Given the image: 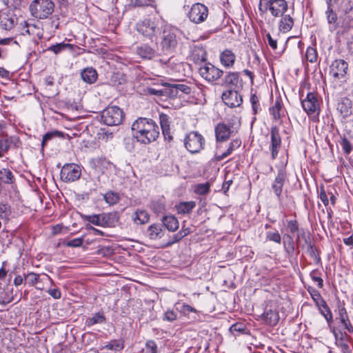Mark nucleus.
I'll use <instances>...</instances> for the list:
<instances>
[{
  "mask_svg": "<svg viewBox=\"0 0 353 353\" xmlns=\"http://www.w3.org/2000/svg\"><path fill=\"white\" fill-rule=\"evenodd\" d=\"M131 128L133 137L144 144L154 141L159 135V128L151 119L138 118L133 122Z\"/></svg>",
  "mask_w": 353,
  "mask_h": 353,
  "instance_id": "1",
  "label": "nucleus"
},
{
  "mask_svg": "<svg viewBox=\"0 0 353 353\" xmlns=\"http://www.w3.org/2000/svg\"><path fill=\"white\" fill-rule=\"evenodd\" d=\"M180 30L171 25H165L161 37V46L164 52H172L178 44Z\"/></svg>",
  "mask_w": 353,
  "mask_h": 353,
  "instance_id": "2",
  "label": "nucleus"
},
{
  "mask_svg": "<svg viewBox=\"0 0 353 353\" xmlns=\"http://www.w3.org/2000/svg\"><path fill=\"white\" fill-rule=\"evenodd\" d=\"M288 5L285 0H259V11L263 16L268 10L274 17H282L288 10Z\"/></svg>",
  "mask_w": 353,
  "mask_h": 353,
  "instance_id": "3",
  "label": "nucleus"
},
{
  "mask_svg": "<svg viewBox=\"0 0 353 353\" xmlns=\"http://www.w3.org/2000/svg\"><path fill=\"white\" fill-rule=\"evenodd\" d=\"M348 63L343 59L334 60L329 67V75L332 83L341 85L346 81Z\"/></svg>",
  "mask_w": 353,
  "mask_h": 353,
  "instance_id": "4",
  "label": "nucleus"
},
{
  "mask_svg": "<svg viewBox=\"0 0 353 353\" xmlns=\"http://www.w3.org/2000/svg\"><path fill=\"white\" fill-rule=\"evenodd\" d=\"M54 9L52 0H34L30 5V11L32 17L44 19L51 15Z\"/></svg>",
  "mask_w": 353,
  "mask_h": 353,
  "instance_id": "5",
  "label": "nucleus"
},
{
  "mask_svg": "<svg viewBox=\"0 0 353 353\" xmlns=\"http://www.w3.org/2000/svg\"><path fill=\"white\" fill-rule=\"evenodd\" d=\"M123 119V112L116 105L107 107L102 111L101 120L107 125H118Z\"/></svg>",
  "mask_w": 353,
  "mask_h": 353,
  "instance_id": "6",
  "label": "nucleus"
},
{
  "mask_svg": "<svg viewBox=\"0 0 353 353\" xmlns=\"http://www.w3.org/2000/svg\"><path fill=\"white\" fill-rule=\"evenodd\" d=\"M159 22L157 18L145 19L137 23V31L145 37L152 39L159 32Z\"/></svg>",
  "mask_w": 353,
  "mask_h": 353,
  "instance_id": "7",
  "label": "nucleus"
},
{
  "mask_svg": "<svg viewBox=\"0 0 353 353\" xmlns=\"http://www.w3.org/2000/svg\"><path fill=\"white\" fill-rule=\"evenodd\" d=\"M205 144L203 137L197 132L192 131L186 135L184 139V145L190 153L200 152Z\"/></svg>",
  "mask_w": 353,
  "mask_h": 353,
  "instance_id": "8",
  "label": "nucleus"
},
{
  "mask_svg": "<svg viewBox=\"0 0 353 353\" xmlns=\"http://www.w3.org/2000/svg\"><path fill=\"white\" fill-rule=\"evenodd\" d=\"M189 19L194 23L199 24L207 19L208 8L203 3H194L188 14Z\"/></svg>",
  "mask_w": 353,
  "mask_h": 353,
  "instance_id": "9",
  "label": "nucleus"
},
{
  "mask_svg": "<svg viewBox=\"0 0 353 353\" xmlns=\"http://www.w3.org/2000/svg\"><path fill=\"white\" fill-rule=\"evenodd\" d=\"M199 74L208 82H213L221 78L223 70L215 67L210 63H205L199 68Z\"/></svg>",
  "mask_w": 353,
  "mask_h": 353,
  "instance_id": "10",
  "label": "nucleus"
},
{
  "mask_svg": "<svg viewBox=\"0 0 353 353\" xmlns=\"http://www.w3.org/2000/svg\"><path fill=\"white\" fill-rule=\"evenodd\" d=\"M302 108L308 115H319L320 105L316 94L308 92L305 99L301 101Z\"/></svg>",
  "mask_w": 353,
  "mask_h": 353,
  "instance_id": "11",
  "label": "nucleus"
},
{
  "mask_svg": "<svg viewBox=\"0 0 353 353\" xmlns=\"http://www.w3.org/2000/svg\"><path fill=\"white\" fill-rule=\"evenodd\" d=\"M81 174V168L74 163L65 164L61 170V178L65 182L74 181L79 179Z\"/></svg>",
  "mask_w": 353,
  "mask_h": 353,
  "instance_id": "12",
  "label": "nucleus"
},
{
  "mask_svg": "<svg viewBox=\"0 0 353 353\" xmlns=\"http://www.w3.org/2000/svg\"><path fill=\"white\" fill-rule=\"evenodd\" d=\"M85 219L90 223L100 227H110L115 221L113 214L106 213L85 216Z\"/></svg>",
  "mask_w": 353,
  "mask_h": 353,
  "instance_id": "13",
  "label": "nucleus"
},
{
  "mask_svg": "<svg viewBox=\"0 0 353 353\" xmlns=\"http://www.w3.org/2000/svg\"><path fill=\"white\" fill-rule=\"evenodd\" d=\"M281 146V138L279 129L276 126H272L270 130V145L269 150L271 152V158L275 159Z\"/></svg>",
  "mask_w": 353,
  "mask_h": 353,
  "instance_id": "14",
  "label": "nucleus"
},
{
  "mask_svg": "<svg viewBox=\"0 0 353 353\" xmlns=\"http://www.w3.org/2000/svg\"><path fill=\"white\" fill-rule=\"evenodd\" d=\"M333 6L334 4L327 5L325 12L327 28L330 32H334L341 26V20L336 12L333 10Z\"/></svg>",
  "mask_w": 353,
  "mask_h": 353,
  "instance_id": "15",
  "label": "nucleus"
},
{
  "mask_svg": "<svg viewBox=\"0 0 353 353\" xmlns=\"http://www.w3.org/2000/svg\"><path fill=\"white\" fill-rule=\"evenodd\" d=\"M221 98L224 103L230 108L239 107L243 102L242 97L234 89L224 92Z\"/></svg>",
  "mask_w": 353,
  "mask_h": 353,
  "instance_id": "16",
  "label": "nucleus"
},
{
  "mask_svg": "<svg viewBox=\"0 0 353 353\" xmlns=\"http://www.w3.org/2000/svg\"><path fill=\"white\" fill-rule=\"evenodd\" d=\"M331 332L335 338L336 345L341 348L343 353H352V350L348 344V339L345 333L336 331L335 327L331 328Z\"/></svg>",
  "mask_w": 353,
  "mask_h": 353,
  "instance_id": "17",
  "label": "nucleus"
},
{
  "mask_svg": "<svg viewBox=\"0 0 353 353\" xmlns=\"http://www.w3.org/2000/svg\"><path fill=\"white\" fill-rule=\"evenodd\" d=\"M17 22V18L10 12L0 11V28L5 30H12Z\"/></svg>",
  "mask_w": 353,
  "mask_h": 353,
  "instance_id": "18",
  "label": "nucleus"
},
{
  "mask_svg": "<svg viewBox=\"0 0 353 353\" xmlns=\"http://www.w3.org/2000/svg\"><path fill=\"white\" fill-rule=\"evenodd\" d=\"M135 53L143 60H151L156 57L157 51L148 43H141L135 48Z\"/></svg>",
  "mask_w": 353,
  "mask_h": 353,
  "instance_id": "19",
  "label": "nucleus"
},
{
  "mask_svg": "<svg viewBox=\"0 0 353 353\" xmlns=\"http://www.w3.org/2000/svg\"><path fill=\"white\" fill-rule=\"evenodd\" d=\"M286 180V172L284 169H280L277 175L272 184V189L277 199L280 200L283 187Z\"/></svg>",
  "mask_w": 353,
  "mask_h": 353,
  "instance_id": "20",
  "label": "nucleus"
},
{
  "mask_svg": "<svg viewBox=\"0 0 353 353\" xmlns=\"http://www.w3.org/2000/svg\"><path fill=\"white\" fill-rule=\"evenodd\" d=\"M270 114L274 121H279L285 116V110L280 98H276L274 104L269 108Z\"/></svg>",
  "mask_w": 353,
  "mask_h": 353,
  "instance_id": "21",
  "label": "nucleus"
},
{
  "mask_svg": "<svg viewBox=\"0 0 353 353\" xmlns=\"http://www.w3.org/2000/svg\"><path fill=\"white\" fill-rule=\"evenodd\" d=\"M232 131L230 127L223 123L217 124L215 128V135L216 141H225L231 136Z\"/></svg>",
  "mask_w": 353,
  "mask_h": 353,
  "instance_id": "22",
  "label": "nucleus"
},
{
  "mask_svg": "<svg viewBox=\"0 0 353 353\" xmlns=\"http://www.w3.org/2000/svg\"><path fill=\"white\" fill-rule=\"evenodd\" d=\"M337 319H339L341 323L349 332H353V327L350 323L347 310L345 307L339 306L338 307Z\"/></svg>",
  "mask_w": 353,
  "mask_h": 353,
  "instance_id": "23",
  "label": "nucleus"
},
{
  "mask_svg": "<svg viewBox=\"0 0 353 353\" xmlns=\"http://www.w3.org/2000/svg\"><path fill=\"white\" fill-rule=\"evenodd\" d=\"M235 60L236 55L230 50H225L220 54L221 63L225 68H232Z\"/></svg>",
  "mask_w": 353,
  "mask_h": 353,
  "instance_id": "24",
  "label": "nucleus"
},
{
  "mask_svg": "<svg viewBox=\"0 0 353 353\" xmlns=\"http://www.w3.org/2000/svg\"><path fill=\"white\" fill-rule=\"evenodd\" d=\"M352 101L347 98H342L337 105V110L342 114L343 117H347L352 112Z\"/></svg>",
  "mask_w": 353,
  "mask_h": 353,
  "instance_id": "25",
  "label": "nucleus"
},
{
  "mask_svg": "<svg viewBox=\"0 0 353 353\" xmlns=\"http://www.w3.org/2000/svg\"><path fill=\"white\" fill-rule=\"evenodd\" d=\"M81 77L84 82L92 84L97 81L98 74L94 68H86L81 71Z\"/></svg>",
  "mask_w": 353,
  "mask_h": 353,
  "instance_id": "26",
  "label": "nucleus"
},
{
  "mask_svg": "<svg viewBox=\"0 0 353 353\" xmlns=\"http://www.w3.org/2000/svg\"><path fill=\"white\" fill-rule=\"evenodd\" d=\"M159 120L162 133L165 139L171 140L172 139L170 133V121L168 115L161 114L159 115Z\"/></svg>",
  "mask_w": 353,
  "mask_h": 353,
  "instance_id": "27",
  "label": "nucleus"
},
{
  "mask_svg": "<svg viewBox=\"0 0 353 353\" xmlns=\"http://www.w3.org/2000/svg\"><path fill=\"white\" fill-rule=\"evenodd\" d=\"M134 223L138 225H142L148 223L150 219V215L144 210H137L132 216Z\"/></svg>",
  "mask_w": 353,
  "mask_h": 353,
  "instance_id": "28",
  "label": "nucleus"
},
{
  "mask_svg": "<svg viewBox=\"0 0 353 353\" xmlns=\"http://www.w3.org/2000/svg\"><path fill=\"white\" fill-rule=\"evenodd\" d=\"M240 81L238 72H229L224 78V84L230 88V90L235 89Z\"/></svg>",
  "mask_w": 353,
  "mask_h": 353,
  "instance_id": "29",
  "label": "nucleus"
},
{
  "mask_svg": "<svg viewBox=\"0 0 353 353\" xmlns=\"http://www.w3.org/2000/svg\"><path fill=\"white\" fill-rule=\"evenodd\" d=\"M294 25V20L289 14L283 15L279 21V28L282 32H289Z\"/></svg>",
  "mask_w": 353,
  "mask_h": 353,
  "instance_id": "30",
  "label": "nucleus"
},
{
  "mask_svg": "<svg viewBox=\"0 0 353 353\" xmlns=\"http://www.w3.org/2000/svg\"><path fill=\"white\" fill-rule=\"evenodd\" d=\"M163 223L164 226L171 232L176 231L179 226V221L177 219L172 215L165 216L162 219Z\"/></svg>",
  "mask_w": 353,
  "mask_h": 353,
  "instance_id": "31",
  "label": "nucleus"
},
{
  "mask_svg": "<svg viewBox=\"0 0 353 353\" xmlns=\"http://www.w3.org/2000/svg\"><path fill=\"white\" fill-rule=\"evenodd\" d=\"M195 206L196 203L194 201H183L176 205V209L179 214H188L192 212Z\"/></svg>",
  "mask_w": 353,
  "mask_h": 353,
  "instance_id": "32",
  "label": "nucleus"
},
{
  "mask_svg": "<svg viewBox=\"0 0 353 353\" xmlns=\"http://www.w3.org/2000/svg\"><path fill=\"white\" fill-rule=\"evenodd\" d=\"M241 141L240 139H233L230 142V145H229L228 148L227 149V150L216 157L217 160L221 161V160L224 159L225 158H226L227 157L230 155L235 149L239 148L241 146Z\"/></svg>",
  "mask_w": 353,
  "mask_h": 353,
  "instance_id": "33",
  "label": "nucleus"
},
{
  "mask_svg": "<svg viewBox=\"0 0 353 353\" xmlns=\"http://www.w3.org/2000/svg\"><path fill=\"white\" fill-rule=\"evenodd\" d=\"M148 234L151 239H161L163 236L162 227L160 224H152L148 229Z\"/></svg>",
  "mask_w": 353,
  "mask_h": 353,
  "instance_id": "34",
  "label": "nucleus"
},
{
  "mask_svg": "<svg viewBox=\"0 0 353 353\" xmlns=\"http://www.w3.org/2000/svg\"><path fill=\"white\" fill-rule=\"evenodd\" d=\"M14 181L12 172L8 168L0 170V185L2 184H11Z\"/></svg>",
  "mask_w": 353,
  "mask_h": 353,
  "instance_id": "35",
  "label": "nucleus"
},
{
  "mask_svg": "<svg viewBox=\"0 0 353 353\" xmlns=\"http://www.w3.org/2000/svg\"><path fill=\"white\" fill-rule=\"evenodd\" d=\"M73 48V45L70 43H59L55 45H52L50 47H48L46 50L47 51H51L54 54H59L61 53L62 52L65 51L67 49L72 50Z\"/></svg>",
  "mask_w": 353,
  "mask_h": 353,
  "instance_id": "36",
  "label": "nucleus"
},
{
  "mask_svg": "<svg viewBox=\"0 0 353 353\" xmlns=\"http://www.w3.org/2000/svg\"><path fill=\"white\" fill-rule=\"evenodd\" d=\"M319 309L320 314L323 316V317L327 321L328 325H330L331 323L333 321V316L332 312L328 307L326 302L324 304L320 305L319 306H316Z\"/></svg>",
  "mask_w": 353,
  "mask_h": 353,
  "instance_id": "37",
  "label": "nucleus"
},
{
  "mask_svg": "<svg viewBox=\"0 0 353 353\" xmlns=\"http://www.w3.org/2000/svg\"><path fill=\"white\" fill-rule=\"evenodd\" d=\"M307 290L313 301L315 303L316 306H319L320 305L325 303V301L323 299L317 290L310 286H309Z\"/></svg>",
  "mask_w": 353,
  "mask_h": 353,
  "instance_id": "38",
  "label": "nucleus"
},
{
  "mask_svg": "<svg viewBox=\"0 0 353 353\" xmlns=\"http://www.w3.org/2000/svg\"><path fill=\"white\" fill-rule=\"evenodd\" d=\"M264 318L265 321L270 325H276L279 320L278 313L272 310L264 313Z\"/></svg>",
  "mask_w": 353,
  "mask_h": 353,
  "instance_id": "39",
  "label": "nucleus"
},
{
  "mask_svg": "<svg viewBox=\"0 0 353 353\" xmlns=\"http://www.w3.org/2000/svg\"><path fill=\"white\" fill-rule=\"evenodd\" d=\"M193 60L196 62H204L207 59V54L203 48H195L192 52Z\"/></svg>",
  "mask_w": 353,
  "mask_h": 353,
  "instance_id": "40",
  "label": "nucleus"
},
{
  "mask_svg": "<svg viewBox=\"0 0 353 353\" xmlns=\"http://www.w3.org/2000/svg\"><path fill=\"white\" fill-rule=\"evenodd\" d=\"M105 201L110 205H113L117 203L120 200L119 194L113 191H108L103 195Z\"/></svg>",
  "mask_w": 353,
  "mask_h": 353,
  "instance_id": "41",
  "label": "nucleus"
},
{
  "mask_svg": "<svg viewBox=\"0 0 353 353\" xmlns=\"http://www.w3.org/2000/svg\"><path fill=\"white\" fill-rule=\"evenodd\" d=\"M59 137V138H63V133L62 132L58 131V130H54L51 132H48L46 134H45L43 137L41 145L43 148L45 145L47 143V142L54 138Z\"/></svg>",
  "mask_w": 353,
  "mask_h": 353,
  "instance_id": "42",
  "label": "nucleus"
},
{
  "mask_svg": "<svg viewBox=\"0 0 353 353\" xmlns=\"http://www.w3.org/2000/svg\"><path fill=\"white\" fill-rule=\"evenodd\" d=\"M105 321V316L101 312L95 313L92 317L88 319L86 321L88 326H92L97 323H102Z\"/></svg>",
  "mask_w": 353,
  "mask_h": 353,
  "instance_id": "43",
  "label": "nucleus"
},
{
  "mask_svg": "<svg viewBox=\"0 0 353 353\" xmlns=\"http://www.w3.org/2000/svg\"><path fill=\"white\" fill-rule=\"evenodd\" d=\"M175 306L176 309L183 315H188L190 312H197V310L195 308L185 303H183L182 304L177 303Z\"/></svg>",
  "mask_w": 353,
  "mask_h": 353,
  "instance_id": "44",
  "label": "nucleus"
},
{
  "mask_svg": "<svg viewBox=\"0 0 353 353\" xmlns=\"http://www.w3.org/2000/svg\"><path fill=\"white\" fill-rule=\"evenodd\" d=\"M158 347L156 342L153 340L146 341L145 347L142 349L141 353H157Z\"/></svg>",
  "mask_w": 353,
  "mask_h": 353,
  "instance_id": "45",
  "label": "nucleus"
},
{
  "mask_svg": "<svg viewBox=\"0 0 353 353\" xmlns=\"http://www.w3.org/2000/svg\"><path fill=\"white\" fill-rule=\"evenodd\" d=\"M123 347V343L119 340H112L105 345V349L114 351H120Z\"/></svg>",
  "mask_w": 353,
  "mask_h": 353,
  "instance_id": "46",
  "label": "nucleus"
},
{
  "mask_svg": "<svg viewBox=\"0 0 353 353\" xmlns=\"http://www.w3.org/2000/svg\"><path fill=\"white\" fill-rule=\"evenodd\" d=\"M40 279V274L34 273V272H30L26 274L25 277V281L28 283L29 285L34 286L35 285Z\"/></svg>",
  "mask_w": 353,
  "mask_h": 353,
  "instance_id": "47",
  "label": "nucleus"
},
{
  "mask_svg": "<svg viewBox=\"0 0 353 353\" xmlns=\"http://www.w3.org/2000/svg\"><path fill=\"white\" fill-rule=\"evenodd\" d=\"M305 58L310 63H314L317 61L316 50L312 47H308L305 52Z\"/></svg>",
  "mask_w": 353,
  "mask_h": 353,
  "instance_id": "48",
  "label": "nucleus"
},
{
  "mask_svg": "<svg viewBox=\"0 0 353 353\" xmlns=\"http://www.w3.org/2000/svg\"><path fill=\"white\" fill-rule=\"evenodd\" d=\"M210 191V183L206 182L204 183H199L195 186L194 192L197 194L204 195Z\"/></svg>",
  "mask_w": 353,
  "mask_h": 353,
  "instance_id": "49",
  "label": "nucleus"
},
{
  "mask_svg": "<svg viewBox=\"0 0 353 353\" xmlns=\"http://www.w3.org/2000/svg\"><path fill=\"white\" fill-rule=\"evenodd\" d=\"M250 102L254 114H256L261 110L259 99L256 94H252L250 97Z\"/></svg>",
  "mask_w": 353,
  "mask_h": 353,
  "instance_id": "50",
  "label": "nucleus"
},
{
  "mask_svg": "<svg viewBox=\"0 0 353 353\" xmlns=\"http://www.w3.org/2000/svg\"><path fill=\"white\" fill-rule=\"evenodd\" d=\"M172 92H174V90H175L176 94L179 91L187 94L191 92V88L185 84H174L172 86Z\"/></svg>",
  "mask_w": 353,
  "mask_h": 353,
  "instance_id": "51",
  "label": "nucleus"
},
{
  "mask_svg": "<svg viewBox=\"0 0 353 353\" xmlns=\"http://www.w3.org/2000/svg\"><path fill=\"white\" fill-rule=\"evenodd\" d=\"M310 277H311V279H312V280L313 281L317 283V285H318V287L319 288H323V281L321 278L320 274H319L318 270H312L310 272Z\"/></svg>",
  "mask_w": 353,
  "mask_h": 353,
  "instance_id": "52",
  "label": "nucleus"
},
{
  "mask_svg": "<svg viewBox=\"0 0 353 353\" xmlns=\"http://www.w3.org/2000/svg\"><path fill=\"white\" fill-rule=\"evenodd\" d=\"M341 8L345 13L353 12V0H342Z\"/></svg>",
  "mask_w": 353,
  "mask_h": 353,
  "instance_id": "53",
  "label": "nucleus"
},
{
  "mask_svg": "<svg viewBox=\"0 0 353 353\" xmlns=\"http://www.w3.org/2000/svg\"><path fill=\"white\" fill-rule=\"evenodd\" d=\"M8 8L16 10L21 6V0H1Z\"/></svg>",
  "mask_w": 353,
  "mask_h": 353,
  "instance_id": "54",
  "label": "nucleus"
},
{
  "mask_svg": "<svg viewBox=\"0 0 353 353\" xmlns=\"http://www.w3.org/2000/svg\"><path fill=\"white\" fill-rule=\"evenodd\" d=\"M266 239L269 241L280 243L281 241V235L278 231L276 232H268L266 233Z\"/></svg>",
  "mask_w": 353,
  "mask_h": 353,
  "instance_id": "55",
  "label": "nucleus"
},
{
  "mask_svg": "<svg viewBox=\"0 0 353 353\" xmlns=\"http://www.w3.org/2000/svg\"><path fill=\"white\" fill-rule=\"evenodd\" d=\"M288 241L284 243V248L289 255H292L294 252V244L292 238L288 236Z\"/></svg>",
  "mask_w": 353,
  "mask_h": 353,
  "instance_id": "56",
  "label": "nucleus"
},
{
  "mask_svg": "<svg viewBox=\"0 0 353 353\" xmlns=\"http://www.w3.org/2000/svg\"><path fill=\"white\" fill-rule=\"evenodd\" d=\"M22 26L21 28V34L25 35L26 34H31L34 33V30L37 29L36 26H28V24L24 21L23 24H21Z\"/></svg>",
  "mask_w": 353,
  "mask_h": 353,
  "instance_id": "57",
  "label": "nucleus"
},
{
  "mask_svg": "<svg viewBox=\"0 0 353 353\" xmlns=\"http://www.w3.org/2000/svg\"><path fill=\"white\" fill-rule=\"evenodd\" d=\"M10 214V207L6 204H0V216L7 219Z\"/></svg>",
  "mask_w": 353,
  "mask_h": 353,
  "instance_id": "58",
  "label": "nucleus"
},
{
  "mask_svg": "<svg viewBox=\"0 0 353 353\" xmlns=\"http://www.w3.org/2000/svg\"><path fill=\"white\" fill-rule=\"evenodd\" d=\"M177 318V314L173 310H168L164 313L163 320L169 322L175 321Z\"/></svg>",
  "mask_w": 353,
  "mask_h": 353,
  "instance_id": "59",
  "label": "nucleus"
},
{
  "mask_svg": "<svg viewBox=\"0 0 353 353\" xmlns=\"http://www.w3.org/2000/svg\"><path fill=\"white\" fill-rule=\"evenodd\" d=\"M245 329H246V327H245V325H243L241 323H236L233 324L230 327V330L231 332H238L240 333H243L245 332Z\"/></svg>",
  "mask_w": 353,
  "mask_h": 353,
  "instance_id": "60",
  "label": "nucleus"
},
{
  "mask_svg": "<svg viewBox=\"0 0 353 353\" xmlns=\"http://www.w3.org/2000/svg\"><path fill=\"white\" fill-rule=\"evenodd\" d=\"M170 59H159L155 61V63L159 66H161L163 69H165L167 72H168V67L170 64Z\"/></svg>",
  "mask_w": 353,
  "mask_h": 353,
  "instance_id": "61",
  "label": "nucleus"
},
{
  "mask_svg": "<svg viewBox=\"0 0 353 353\" xmlns=\"http://www.w3.org/2000/svg\"><path fill=\"white\" fill-rule=\"evenodd\" d=\"M83 244V239L77 238L72 240L68 241L66 243V245L72 248L80 247Z\"/></svg>",
  "mask_w": 353,
  "mask_h": 353,
  "instance_id": "62",
  "label": "nucleus"
},
{
  "mask_svg": "<svg viewBox=\"0 0 353 353\" xmlns=\"http://www.w3.org/2000/svg\"><path fill=\"white\" fill-rule=\"evenodd\" d=\"M10 148L8 139L3 137H0V151L7 152Z\"/></svg>",
  "mask_w": 353,
  "mask_h": 353,
  "instance_id": "63",
  "label": "nucleus"
},
{
  "mask_svg": "<svg viewBox=\"0 0 353 353\" xmlns=\"http://www.w3.org/2000/svg\"><path fill=\"white\" fill-rule=\"evenodd\" d=\"M341 146L346 154H350L352 151V145L350 142L347 139H343L341 141Z\"/></svg>",
  "mask_w": 353,
  "mask_h": 353,
  "instance_id": "64",
  "label": "nucleus"
}]
</instances>
